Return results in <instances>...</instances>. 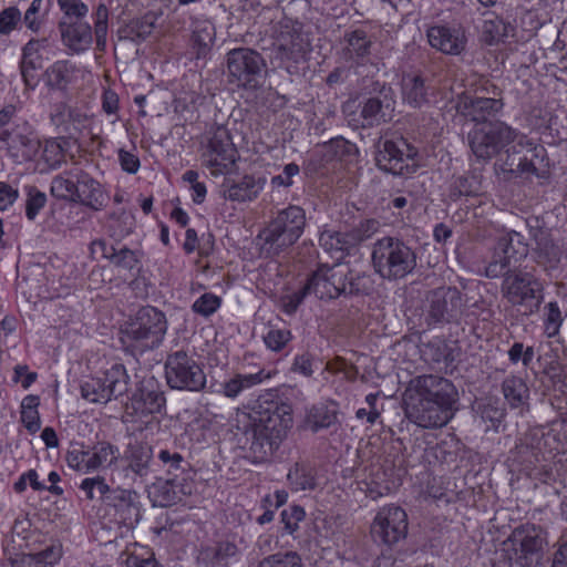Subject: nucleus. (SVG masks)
Returning <instances> with one entry per match:
<instances>
[{
	"label": "nucleus",
	"mask_w": 567,
	"mask_h": 567,
	"mask_svg": "<svg viewBox=\"0 0 567 567\" xmlns=\"http://www.w3.org/2000/svg\"><path fill=\"white\" fill-rule=\"evenodd\" d=\"M87 450L93 472L105 471L117 465L121 457L118 446L110 441H97L87 446Z\"/></svg>",
	"instance_id": "nucleus-35"
},
{
	"label": "nucleus",
	"mask_w": 567,
	"mask_h": 567,
	"mask_svg": "<svg viewBox=\"0 0 567 567\" xmlns=\"http://www.w3.org/2000/svg\"><path fill=\"white\" fill-rule=\"evenodd\" d=\"M425 354L435 363H443L445 368L454 364L458 357V348L445 341H433L426 346Z\"/></svg>",
	"instance_id": "nucleus-46"
},
{
	"label": "nucleus",
	"mask_w": 567,
	"mask_h": 567,
	"mask_svg": "<svg viewBox=\"0 0 567 567\" xmlns=\"http://www.w3.org/2000/svg\"><path fill=\"white\" fill-rule=\"evenodd\" d=\"M494 96H465L457 103V111L466 118L486 124L488 118L496 116L504 107L502 92L493 86Z\"/></svg>",
	"instance_id": "nucleus-25"
},
{
	"label": "nucleus",
	"mask_w": 567,
	"mask_h": 567,
	"mask_svg": "<svg viewBox=\"0 0 567 567\" xmlns=\"http://www.w3.org/2000/svg\"><path fill=\"white\" fill-rule=\"evenodd\" d=\"M408 525L405 511L399 506L388 505L378 511L370 533L374 542L391 547L406 537Z\"/></svg>",
	"instance_id": "nucleus-19"
},
{
	"label": "nucleus",
	"mask_w": 567,
	"mask_h": 567,
	"mask_svg": "<svg viewBox=\"0 0 567 567\" xmlns=\"http://www.w3.org/2000/svg\"><path fill=\"white\" fill-rule=\"evenodd\" d=\"M66 462L68 465L75 471L82 472L84 474L93 473L87 447L73 449L69 451L66 454Z\"/></svg>",
	"instance_id": "nucleus-60"
},
{
	"label": "nucleus",
	"mask_w": 567,
	"mask_h": 567,
	"mask_svg": "<svg viewBox=\"0 0 567 567\" xmlns=\"http://www.w3.org/2000/svg\"><path fill=\"white\" fill-rule=\"evenodd\" d=\"M192 27L193 42L198 48L197 55H205L215 41V25L207 19H196Z\"/></svg>",
	"instance_id": "nucleus-43"
},
{
	"label": "nucleus",
	"mask_w": 567,
	"mask_h": 567,
	"mask_svg": "<svg viewBox=\"0 0 567 567\" xmlns=\"http://www.w3.org/2000/svg\"><path fill=\"white\" fill-rule=\"evenodd\" d=\"M244 435L255 463L267 461L279 449L292 426V409L271 394L261 395L248 414Z\"/></svg>",
	"instance_id": "nucleus-1"
},
{
	"label": "nucleus",
	"mask_w": 567,
	"mask_h": 567,
	"mask_svg": "<svg viewBox=\"0 0 567 567\" xmlns=\"http://www.w3.org/2000/svg\"><path fill=\"white\" fill-rule=\"evenodd\" d=\"M0 144V148L18 163L33 159L40 148V140L27 124L2 131Z\"/></svg>",
	"instance_id": "nucleus-20"
},
{
	"label": "nucleus",
	"mask_w": 567,
	"mask_h": 567,
	"mask_svg": "<svg viewBox=\"0 0 567 567\" xmlns=\"http://www.w3.org/2000/svg\"><path fill=\"white\" fill-rule=\"evenodd\" d=\"M417 150L405 138L398 137L379 143L375 162L381 171L392 175L406 176L417 169Z\"/></svg>",
	"instance_id": "nucleus-17"
},
{
	"label": "nucleus",
	"mask_w": 567,
	"mask_h": 567,
	"mask_svg": "<svg viewBox=\"0 0 567 567\" xmlns=\"http://www.w3.org/2000/svg\"><path fill=\"white\" fill-rule=\"evenodd\" d=\"M543 336L547 339H556L560 336L561 326L567 317L557 300H550L544 303L539 309Z\"/></svg>",
	"instance_id": "nucleus-37"
},
{
	"label": "nucleus",
	"mask_w": 567,
	"mask_h": 567,
	"mask_svg": "<svg viewBox=\"0 0 567 567\" xmlns=\"http://www.w3.org/2000/svg\"><path fill=\"white\" fill-rule=\"evenodd\" d=\"M59 29L63 44L73 53H82L90 49L93 42V32L90 23L85 21H60Z\"/></svg>",
	"instance_id": "nucleus-31"
},
{
	"label": "nucleus",
	"mask_w": 567,
	"mask_h": 567,
	"mask_svg": "<svg viewBox=\"0 0 567 567\" xmlns=\"http://www.w3.org/2000/svg\"><path fill=\"white\" fill-rule=\"evenodd\" d=\"M166 405V398L157 384L153 381H147L133 394L131 402L126 405V410L138 416H148L161 413Z\"/></svg>",
	"instance_id": "nucleus-28"
},
{
	"label": "nucleus",
	"mask_w": 567,
	"mask_h": 567,
	"mask_svg": "<svg viewBox=\"0 0 567 567\" xmlns=\"http://www.w3.org/2000/svg\"><path fill=\"white\" fill-rule=\"evenodd\" d=\"M319 244L324 251L329 252L336 260L344 257L354 247L349 231L341 233L334 229H323L319 237Z\"/></svg>",
	"instance_id": "nucleus-38"
},
{
	"label": "nucleus",
	"mask_w": 567,
	"mask_h": 567,
	"mask_svg": "<svg viewBox=\"0 0 567 567\" xmlns=\"http://www.w3.org/2000/svg\"><path fill=\"white\" fill-rule=\"evenodd\" d=\"M155 471H162L166 483L182 495L193 493V475L190 463L177 451L161 449L156 454Z\"/></svg>",
	"instance_id": "nucleus-18"
},
{
	"label": "nucleus",
	"mask_w": 567,
	"mask_h": 567,
	"mask_svg": "<svg viewBox=\"0 0 567 567\" xmlns=\"http://www.w3.org/2000/svg\"><path fill=\"white\" fill-rule=\"evenodd\" d=\"M164 370L166 383L172 390L200 392L206 388L204 367L192 351L179 349L168 353Z\"/></svg>",
	"instance_id": "nucleus-9"
},
{
	"label": "nucleus",
	"mask_w": 567,
	"mask_h": 567,
	"mask_svg": "<svg viewBox=\"0 0 567 567\" xmlns=\"http://www.w3.org/2000/svg\"><path fill=\"white\" fill-rule=\"evenodd\" d=\"M154 457L153 446L148 442L141 440L130 441L123 454L126 463L125 470L144 480L152 472H155Z\"/></svg>",
	"instance_id": "nucleus-27"
},
{
	"label": "nucleus",
	"mask_w": 567,
	"mask_h": 567,
	"mask_svg": "<svg viewBox=\"0 0 567 567\" xmlns=\"http://www.w3.org/2000/svg\"><path fill=\"white\" fill-rule=\"evenodd\" d=\"M63 20L66 22L82 21L89 13V7L82 0H56Z\"/></svg>",
	"instance_id": "nucleus-51"
},
{
	"label": "nucleus",
	"mask_w": 567,
	"mask_h": 567,
	"mask_svg": "<svg viewBox=\"0 0 567 567\" xmlns=\"http://www.w3.org/2000/svg\"><path fill=\"white\" fill-rule=\"evenodd\" d=\"M545 287L533 274L517 270L501 284V295L513 307L524 308L525 316L539 311L544 303Z\"/></svg>",
	"instance_id": "nucleus-11"
},
{
	"label": "nucleus",
	"mask_w": 567,
	"mask_h": 567,
	"mask_svg": "<svg viewBox=\"0 0 567 567\" xmlns=\"http://www.w3.org/2000/svg\"><path fill=\"white\" fill-rule=\"evenodd\" d=\"M229 82L243 89L260 85L266 62L260 53L249 48L233 49L226 56Z\"/></svg>",
	"instance_id": "nucleus-16"
},
{
	"label": "nucleus",
	"mask_w": 567,
	"mask_h": 567,
	"mask_svg": "<svg viewBox=\"0 0 567 567\" xmlns=\"http://www.w3.org/2000/svg\"><path fill=\"white\" fill-rule=\"evenodd\" d=\"M530 236L533 260L547 274L557 270L564 255L563 247L553 238L548 229H532Z\"/></svg>",
	"instance_id": "nucleus-24"
},
{
	"label": "nucleus",
	"mask_w": 567,
	"mask_h": 567,
	"mask_svg": "<svg viewBox=\"0 0 567 567\" xmlns=\"http://www.w3.org/2000/svg\"><path fill=\"white\" fill-rule=\"evenodd\" d=\"M130 377L122 363H114L101 375L89 379L81 385L82 398L91 403L106 404L128 391Z\"/></svg>",
	"instance_id": "nucleus-14"
},
{
	"label": "nucleus",
	"mask_w": 567,
	"mask_h": 567,
	"mask_svg": "<svg viewBox=\"0 0 567 567\" xmlns=\"http://www.w3.org/2000/svg\"><path fill=\"white\" fill-rule=\"evenodd\" d=\"M258 567H303L300 555L296 551L277 553L260 560Z\"/></svg>",
	"instance_id": "nucleus-52"
},
{
	"label": "nucleus",
	"mask_w": 567,
	"mask_h": 567,
	"mask_svg": "<svg viewBox=\"0 0 567 567\" xmlns=\"http://www.w3.org/2000/svg\"><path fill=\"white\" fill-rule=\"evenodd\" d=\"M369 94L359 102V113L349 117V123L355 128H372L394 117L395 94L388 83L373 81Z\"/></svg>",
	"instance_id": "nucleus-8"
},
{
	"label": "nucleus",
	"mask_w": 567,
	"mask_h": 567,
	"mask_svg": "<svg viewBox=\"0 0 567 567\" xmlns=\"http://www.w3.org/2000/svg\"><path fill=\"white\" fill-rule=\"evenodd\" d=\"M476 412L484 421L491 422L492 426H497L505 416V409L496 396H487L478 401Z\"/></svg>",
	"instance_id": "nucleus-48"
},
{
	"label": "nucleus",
	"mask_w": 567,
	"mask_h": 567,
	"mask_svg": "<svg viewBox=\"0 0 567 567\" xmlns=\"http://www.w3.org/2000/svg\"><path fill=\"white\" fill-rule=\"evenodd\" d=\"M306 516L305 509L299 505H292L284 509L280 514L281 522L289 534H293L299 528V523Z\"/></svg>",
	"instance_id": "nucleus-64"
},
{
	"label": "nucleus",
	"mask_w": 567,
	"mask_h": 567,
	"mask_svg": "<svg viewBox=\"0 0 567 567\" xmlns=\"http://www.w3.org/2000/svg\"><path fill=\"white\" fill-rule=\"evenodd\" d=\"M22 23L21 11L17 7H8L0 12V34L9 35Z\"/></svg>",
	"instance_id": "nucleus-59"
},
{
	"label": "nucleus",
	"mask_w": 567,
	"mask_h": 567,
	"mask_svg": "<svg viewBox=\"0 0 567 567\" xmlns=\"http://www.w3.org/2000/svg\"><path fill=\"white\" fill-rule=\"evenodd\" d=\"M288 481L296 492L312 489L316 486L315 475L309 466L296 464L288 473Z\"/></svg>",
	"instance_id": "nucleus-49"
},
{
	"label": "nucleus",
	"mask_w": 567,
	"mask_h": 567,
	"mask_svg": "<svg viewBox=\"0 0 567 567\" xmlns=\"http://www.w3.org/2000/svg\"><path fill=\"white\" fill-rule=\"evenodd\" d=\"M518 131L505 122L495 121L475 126L467 134L471 153L477 162L487 163L513 142H516Z\"/></svg>",
	"instance_id": "nucleus-12"
},
{
	"label": "nucleus",
	"mask_w": 567,
	"mask_h": 567,
	"mask_svg": "<svg viewBox=\"0 0 567 567\" xmlns=\"http://www.w3.org/2000/svg\"><path fill=\"white\" fill-rule=\"evenodd\" d=\"M238 548L234 543L219 542L215 546L202 549L199 559L206 567L226 566L231 557H235Z\"/></svg>",
	"instance_id": "nucleus-42"
},
{
	"label": "nucleus",
	"mask_w": 567,
	"mask_h": 567,
	"mask_svg": "<svg viewBox=\"0 0 567 567\" xmlns=\"http://www.w3.org/2000/svg\"><path fill=\"white\" fill-rule=\"evenodd\" d=\"M481 189V176L471 173L454 178L450 188V197L453 200L462 196H474Z\"/></svg>",
	"instance_id": "nucleus-47"
},
{
	"label": "nucleus",
	"mask_w": 567,
	"mask_h": 567,
	"mask_svg": "<svg viewBox=\"0 0 567 567\" xmlns=\"http://www.w3.org/2000/svg\"><path fill=\"white\" fill-rule=\"evenodd\" d=\"M105 503L115 508L123 524L133 526L140 522L141 511L136 492L122 488L111 489L106 495Z\"/></svg>",
	"instance_id": "nucleus-30"
},
{
	"label": "nucleus",
	"mask_w": 567,
	"mask_h": 567,
	"mask_svg": "<svg viewBox=\"0 0 567 567\" xmlns=\"http://www.w3.org/2000/svg\"><path fill=\"white\" fill-rule=\"evenodd\" d=\"M508 360L512 364L522 362L524 368H528L535 357L533 346H525L523 342H514L507 351Z\"/></svg>",
	"instance_id": "nucleus-55"
},
{
	"label": "nucleus",
	"mask_w": 567,
	"mask_h": 567,
	"mask_svg": "<svg viewBox=\"0 0 567 567\" xmlns=\"http://www.w3.org/2000/svg\"><path fill=\"white\" fill-rule=\"evenodd\" d=\"M221 306V299L220 297L212 293L206 292L202 295L192 306V310L202 316V317H209L213 313H215Z\"/></svg>",
	"instance_id": "nucleus-56"
},
{
	"label": "nucleus",
	"mask_w": 567,
	"mask_h": 567,
	"mask_svg": "<svg viewBox=\"0 0 567 567\" xmlns=\"http://www.w3.org/2000/svg\"><path fill=\"white\" fill-rule=\"evenodd\" d=\"M501 388L504 399L511 409L523 411L528 406L529 388L520 377L507 375L503 380Z\"/></svg>",
	"instance_id": "nucleus-36"
},
{
	"label": "nucleus",
	"mask_w": 567,
	"mask_h": 567,
	"mask_svg": "<svg viewBox=\"0 0 567 567\" xmlns=\"http://www.w3.org/2000/svg\"><path fill=\"white\" fill-rule=\"evenodd\" d=\"M290 330L271 328L264 337L266 347L272 351H281L291 340Z\"/></svg>",
	"instance_id": "nucleus-63"
},
{
	"label": "nucleus",
	"mask_w": 567,
	"mask_h": 567,
	"mask_svg": "<svg viewBox=\"0 0 567 567\" xmlns=\"http://www.w3.org/2000/svg\"><path fill=\"white\" fill-rule=\"evenodd\" d=\"M344 279L341 265H323L307 279L305 286L319 299H336L344 292Z\"/></svg>",
	"instance_id": "nucleus-22"
},
{
	"label": "nucleus",
	"mask_w": 567,
	"mask_h": 567,
	"mask_svg": "<svg viewBox=\"0 0 567 567\" xmlns=\"http://www.w3.org/2000/svg\"><path fill=\"white\" fill-rule=\"evenodd\" d=\"M312 50L310 34L302 23L285 20L279 23L277 41L274 50V60L278 66L289 74L299 71V64L306 63Z\"/></svg>",
	"instance_id": "nucleus-7"
},
{
	"label": "nucleus",
	"mask_w": 567,
	"mask_h": 567,
	"mask_svg": "<svg viewBox=\"0 0 567 567\" xmlns=\"http://www.w3.org/2000/svg\"><path fill=\"white\" fill-rule=\"evenodd\" d=\"M62 557V547L52 543L35 553H19L9 557L11 567H53Z\"/></svg>",
	"instance_id": "nucleus-34"
},
{
	"label": "nucleus",
	"mask_w": 567,
	"mask_h": 567,
	"mask_svg": "<svg viewBox=\"0 0 567 567\" xmlns=\"http://www.w3.org/2000/svg\"><path fill=\"white\" fill-rule=\"evenodd\" d=\"M267 184V178L261 175H245L239 181L224 182L223 196L231 202H251L256 199Z\"/></svg>",
	"instance_id": "nucleus-29"
},
{
	"label": "nucleus",
	"mask_w": 567,
	"mask_h": 567,
	"mask_svg": "<svg viewBox=\"0 0 567 567\" xmlns=\"http://www.w3.org/2000/svg\"><path fill=\"white\" fill-rule=\"evenodd\" d=\"M109 9L100 3L94 12V33L97 47L104 45L107 33Z\"/></svg>",
	"instance_id": "nucleus-61"
},
{
	"label": "nucleus",
	"mask_w": 567,
	"mask_h": 567,
	"mask_svg": "<svg viewBox=\"0 0 567 567\" xmlns=\"http://www.w3.org/2000/svg\"><path fill=\"white\" fill-rule=\"evenodd\" d=\"M527 254L524 236L515 230L507 231L498 237L482 275L488 279H505L518 270Z\"/></svg>",
	"instance_id": "nucleus-10"
},
{
	"label": "nucleus",
	"mask_w": 567,
	"mask_h": 567,
	"mask_svg": "<svg viewBox=\"0 0 567 567\" xmlns=\"http://www.w3.org/2000/svg\"><path fill=\"white\" fill-rule=\"evenodd\" d=\"M306 223V212L298 205L278 210L259 234L262 251L270 257L287 251L302 236Z\"/></svg>",
	"instance_id": "nucleus-5"
},
{
	"label": "nucleus",
	"mask_w": 567,
	"mask_h": 567,
	"mask_svg": "<svg viewBox=\"0 0 567 567\" xmlns=\"http://www.w3.org/2000/svg\"><path fill=\"white\" fill-rule=\"evenodd\" d=\"M427 300L430 323L450 322L462 312V296L456 288H437L430 293Z\"/></svg>",
	"instance_id": "nucleus-23"
},
{
	"label": "nucleus",
	"mask_w": 567,
	"mask_h": 567,
	"mask_svg": "<svg viewBox=\"0 0 567 567\" xmlns=\"http://www.w3.org/2000/svg\"><path fill=\"white\" fill-rule=\"evenodd\" d=\"M344 279V296H368L374 290V280L365 271H358L342 266Z\"/></svg>",
	"instance_id": "nucleus-41"
},
{
	"label": "nucleus",
	"mask_w": 567,
	"mask_h": 567,
	"mask_svg": "<svg viewBox=\"0 0 567 567\" xmlns=\"http://www.w3.org/2000/svg\"><path fill=\"white\" fill-rule=\"evenodd\" d=\"M75 65L68 60L55 61L44 73L45 84L53 90L63 91L72 82Z\"/></svg>",
	"instance_id": "nucleus-40"
},
{
	"label": "nucleus",
	"mask_w": 567,
	"mask_h": 567,
	"mask_svg": "<svg viewBox=\"0 0 567 567\" xmlns=\"http://www.w3.org/2000/svg\"><path fill=\"white\" fill-rule=\"evenodd\" d=\"M430 45L449 55H460L466 47L465 32L461 27L439 24L426 31Z\"/></svg>",
	"instance_id": "nucleus-26"
},
{
	"label": "nucleus",
	"mask_w": 567,
	"mask_h": 567,
	"mask_svg": "<svg viewBox=\"0 0 567 567\" xmlns=\"http://www.w3.org/2000/svg\"><path fill=\"white\" fill-rule=\"evenodd\" d=\"M337 423V410L324 404H318L310 409L307 415V424L312 432L329 429Z\"/></svg>",
	"instance_id": "nucleus-44"
},
{
	"label": "nucleus",
	"mask_w": 567,
	"mask_h": 567,
	"mask_svg": "<svg viewBox=\"0 0 567 567\" xmlns=\"http://www.w3.org/2000/svg\"><path fill=\"white\" fill-rule=\"evenodd\" d=\"M207 142L202 153V163L214 176L227 174L236 163L237 150L229 131L214 124L207 131Z\"/></svg>",
	"instance_id": "nucleus-13"
},
{
	"label": "nucleus",
	"mask_w": 567,
	"mask_h": 567,
	"mask_svg": "<svg viewBox=\"0 0 567 567\" xmlns=\"http://www.w3.org/2000/svg\"><path fill=\"white\" fill-rule=\"evenodd\" d=\"M110 261L115 267L127 271H138L141 268V259L138 252L125 246L115 247V251H113Z\"/></svg>",
	"instance_id": "nucleus-50"
},
{
	"label": "nucleus",
	"mask_w": 567,
	"mask_h": 567,
	"mask_svg": "<svg viewBox=\"0 0 567 567\" xmlns=\"http://www.w3.org/2000/svg\"><path fill=\"white\" fill-rule=\"evenodd\" d=\"M344 47L342 55L352 65H364L369 59L372 48V40L362 29H355L344 33Z\"/></svg>",
	"instance_id": "nucleus-32"
},
{
	"label": "nucleus",
	"mask_w": 567,
	"mask_h": 567,
	"mask_svg": "<svg viewBox=\"0 0 567 567\" xmlns=\"http://www.w3.org/2000/svg\"><path fill=\"white\" fill-rule=\"evenodd\" d=\"M167 331L164 312L146 306L142 307L122 329V341L133 351L143 353L157 348Z\"/></svg>",
	"instance_id": "nucleus-6"
},
{
	"label": "nucleus",
	"mask_w": 567,
	"mask_h": 567,
	"mask_svg": "<svg viewBox=\"0 0 567 567\" xmlns=\"http://www.w3.org/2000/svg\"><path fill=\"white\" fill-rule=\"evenodd\" d=\"M433 94L432 87L421 73H408L402 78L403 102L414 109H420L430 103Z\"/></svg>",
	"instance_id": "nucleus-33"
},
{
	"label": "nucleus",
	"mask_w": 567,
	"mask_h": 567,
	"mask_svg": "<svg viewBox=\"0 0 567 567\" xmlns=\"http://www.w3.org/2000/svg\"><path fill=\"white\" fill-rule=\"evenodd\" d=\"M25 216L29 220H34L39 212L45 206L47 195L35 186H25Z\"/></svg>",
	"instance_id": "nucleus-54"
},
{
	"label": "nucleus",
	"mask_w": 567,
	"mask_h": 567,
	"mask_svg": "<svg viewBox=\"0 0 567 567\" xmlns=\"http://www.w3.org/2000/svg\"><path fill=\"white\" fill-rule=\"evenodd\" d=\"M371 264L380 278L398 281L412 275L417 266L416 250L398 236H383L371 247Z\"/></svg>",
	"instance_id": "nucleus-3"
},
{
	"label": "nucleus",
	"mask_w": 567,
	"mask_h": 567,
	"mask_svg": "<svg viewBox=\"0 0 567 567\" xmlns=\"http://www.w3.org/2000/svg\"><path fill=\"white\" fill-rule=\"evenodd\" d=\"M270 378V373L259 370L256 373L241 374L237 373L234 378L223 383L221 393L229 399L237 398L243 391L260 384Z\"/></svg>",
	"instance_id": "nucleus-39"
},
{
	"label": "nucleus",
	"mask_w": 567,
	"mask_h": 567,
	"mask_svg": "<svg viewBox=\"0 0 567 567\" xmlns=\"http://www.w3.org/2000/svg\"><path fill=\"white\" fill-rule=\"evenodd\" d=\"M517 145L508 151L507 158L504 163V171L518 175H536L538 168L535 158L543 161L545 148L542 145H534L525 135L518 132Z\"/></svg>",
	"instance_id": "nucleus-21"
},
{
	"label": "nucleus",
	"mask_w": 567,
	"mask_h": 567,
	"mask_svg": "<svg viewBox=\"0 0 567 567\" xmlns=\"http://www.w3.org/2000/svg\"><path fill=\"white\" fill-rule=\"evenodd\" d=\"M42 68V59H23L20 61V72L28 89L34 90L39 83L38 70Z\"/></svg>",
	"instance_id": "nucleus-58"
},
{
	"label": "nucleus",
	"mask_w": 567,
	"mask_h": 567,
	"mask_svg": "<svg viewBox=\"0 0 567 567\" xmlns=\"http://www.w3.org/2000/svg\"><path fill=\"white\" fill-rule=\"evenodd\" d=\"M380 226L381 224L377 219L361 220L349 231L354 247L377 234L380 229Z\"/></svg>",
	"instance_id": "nucleus-57"
},
{
	"label": "nucleus",
	"mask_w": 567,
	"mask_h": 567,
	"mask_svg": "<svg viewBox=\"0 0 567 567\" xmlns=\"http://www.w3.org/2000/svg\"><path fill=\"white\" fill-rule=\"evenodd\" d=\"M409 416L423 429H437L446 425L457 410L458 391L446 378L423 374L410 381Z\"/></svg>",
	"instance_id": "nucleus-2"
},
{
	"label": "nucleus",
	"mask_w": 567,
	"mask_h": 567,
	"mask_svg": "<svg viewBox=\"0 0 567 567\" xmlns=\"http://www.w3.org/2000/svg\"><path fill=\"white\" fill-rule=\"evenodd\" d=\"M508 542L513 545L512 567H538L547 533L540 526L525 524L512 532Z\"/></svg>",
	"instance_id": "nucleus-15"
},
{
	"label": "nucleus",
	"mask_w": 567,
	"mask_h": 567,
	"mask_svg": "<svg viewBox=\"0 0 567 567\" xmlns=\"http://www.w3.org/2000/svg\"><path fill=\"white\" fill-rule=\"evenodd\" d=\"M80 488L85 493L86 498H101L105 502L111 488L102 476L84 478Z\"/></svg>",
	"instance_id": "nucleus-53"
},
{
	"label": "nucleus",
	"mask_w": 567,
	"mask_h": 567,
	"mask_svg": "<svg viewBox=\"0 0 567 567\" xmlns=\"http://www.w3.org/2000/svg\"><path fill=\"white\" fill-rule=\"evenodd\" d=\"M309 291L307 287L303 285L297 291L292 293H287L280 297V307L281 310L289 316H292L297 312L299 306L303 302L305 298L309 296Z\"/></svg>",
	"instance_id": "nucleus-62"
},
{
	"label": "nucleus",
	"mask_w": 567,
	"mask_h": 567,
	"mask_svg": "<svg viewBox=\"0 0 567 567\" xmlns=\"http://www.w3.org/2000/svg\"><path fill=\"white\" fill-rule=\"evenodd\" d=\"M50 192L56 199L80 204L93 210H101L107 204V195L102 185L78 166L54 176Z\"/></svg>",
	"instance_id": "nucleus-4"
},
{
	"label": "nucleus",
	"mask_w": 567,
	"mask_h": 567,
	"mask_svg": "<svg viewBox=\"0 0 567 567\" xmlns=\"http://www.w3.org/2000/svg\"><path fill=\"white\" fill-rule=\"evenodd\" d=\"M514 28L511 23L499 18L485 20L482 28V35L487 44L498 43L513 35Z\"/></svg>",
	"instance_id": "nucleus-45"
}]
</instances>
